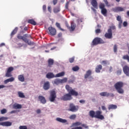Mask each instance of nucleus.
Wrapping results in <instances>:
<instances>
[{
	"mask_svg": "<svg viewBox=\"0 0 129 129\" xmlns=\"http://www.w3.org/2000/svg\"><path fill=\"white\" fill-rule=\"evenodd\" d=\"M66 89L67 90L68 94H66L61 97V100L63 101H67L68 100H71L72 99V95L73 96H78V92L75 90L72 89V87H70L69 85L66 86Z\"/></svg>",
	"mask_w": 129,
	"mask_h": 129,
	"instance_id": "obj_1",
	"label": "nucleus"
},
{
	"mask_svg": "<svg viewBox=\"0 0 129 129\" xmlns=\"http://www.w3.org/2000/svg\"><path fill=\"white\" fill-rule=\"evenodd\" d=\"M12 71H14V67H10L8 68V69H7V71L6 73L5 77H11V78L5 80L4 81V84H8V83H9V82H13V81H15V78L12 77H13V74H12Z\"/></svg>",
	"mask_w": 129,
	"mask_h": 129,
	"instance_id": "obj_2",
	"label": "nucleus"
},
{
	"mask_svg": "<svg viewBox=\"0 0 129 129\" xmlns=\"http://www.w3.org/2000/svg\"><path fill=\"white\" fill-rule=\"evenodd\" d=\"M89 115L92 118L95 117V118H98L101 120L104 119V116L102 115V112L101 111L98 110L95 112L93 110H91L89 111Z\"/></svg>",
	"mask_w": 129,
	"mask_h": 129,
	"instance_id": "obj_3",
	"label": "nucleus"
},
{
	"mask_svg": "<svg viewBox=\"0 0 129 129\" xmlns=\"http://www.w3.org/2000/svg\"><path fill=\"white\" fill-rule=\"evenodd\" d=\"M123 85L124 84L122 82H118L114 85L117 92L119 94H123L124 93V91L122 89Z\"/></svg>",
	"mask_w": 129,
	"mask_h": 129,
	"instance_id": "obj_4",
	"label": "nucleus"
},
{
	"mask_svg": "<svg viewBox=\"0 0 129 129\" xmlns=\"http://www.w3.org/2000/svg\"><path fill=\"white\" fill-rule=\"evenodd\" d=\"M105 43V42H104L102 38L96 37L93 40L91 43V46H97V45L104 44Z\"/></svg>",
	"mask_w": 129,
	"mask_h": 129,
	"instance_id": "obj_5",
	"label": "nucleus"
},
{
	"mask_svg": "<svg viewBox=\"0 0 129 129\" xmlns=\"http://www.w3.org/2000/svg\"><path fill=\"white\" fill-rule=\"evenodd\" d=\"M99 9L101 10L102 15L106 17L107 15V10L105 8V5L104 3H100L99 5Z\"/></svg>",
	"mask_w": 129,
	"mask_h": 129,
	"instance_id": "obj_6",
	"label": "nucleus"
},
{
	"mask_svg": "<svg viewBox=\"0 0 129 129\" xmlns=\"http://www.w3.org/2000/svg\"><path fill=\"white\" fill-rule=\"evenodd\" d=\"M17 38L19 40H23L25 43H27L28 45H35V43L32 42L30 40H28L27 38L25 37V36H22V35L21 34H18L17 35Z\"/></svg>",
	"mask_w": 129,
	"mask_h": 129,
	"instance_id": "obj_7",
	"label": "nucleus"
},
{
	"mask_svg": "<svg viewBox=\"0 0 129 129\" xmlns=\"http://www.w3.org/2000/svg\"><path fill=\"white\" fill-rule=\"evenodd\" d=\"M57 96L56 95V92L54 90H52L50 92V96H49V101L51 102H54L55 100L56 99V97Z\"/></svg>",
	"mask_w": 129,
	"mask_h": 129,
	"instance_id": "obj_8",
	"label": "nucleus"
},
{
	"mask_svg": "<svg viewBox=\"0 0 129 129\" xmlns=\"http://www.w3.org/2000/svg\"><path fill=\"white\" fill-rule=\"evenodd\" d=\"M66 26L70 32H73V31L75 30V28H76V24H75L74 22L71 23V27L69 26L68 23H66Z\"/></svg>",
	"mask_w": 129,
	"mask_h": 129,
	"instance_id": "obj_9",
	"label": "nucleus"
},
{
	"mask_svg": "<svg viewBox=\"0 0 129 129\" xmlns=\"http://www.w3.org/2000/svg\"><path fill=\"white\" fill-rule=\"evenodd\" d=\"M79 106L74 105V104L71 103L70 104V109H69V111H72V112H75L78 110Z\"/></svg>",
	"mask_w": 129,
	"mask_h": 129,
	"instance_id": "obj_10",
	"label": "nucleus"
},
{
	"mask_svg": "<svg viewBox=\"0 0 129 129\" xmlns=\"http://www.w3.org/2000/svg\"><path fill=\"white\" fill-rule=\"evenodd\" d=\"M48 30L49 31L48 34L49 35H50V36H55V35H56V33H57L56 29L52 26L48 27Z\"/></svg>",
	"mask_w": 129,
	"mask_h": 129,
	"instance_id": "obj_11",
	"label": "nucleus"
},
{
	"mask_svg": "<svg viewBox=\"0 0 129 129\" xmlns=\"http://www.w3.org/2000/svg\"><path fill=\"white\" fill-rule=\"evenodd\" d=\"M104 37L106 39H112V31L110 29H108L107 32L104 35Z\"/></svg>",
	"mask_w": 129,
	"mask_h": 129,
	"instance_id": "obj_12",
	"label": "nucleus"
},
{
	"mask_svg": "<svg viewBox=\"0 0 129 129\" xmlns=\"http://www.w3.org/2000/svg\"><path fill=\"white\" fill-rule=\"evenodd\" d=\"M125 10L124 8L117 7L112 9V11L114 13H118V12H123Z\"/></svg>",
	"mask_w": 129,
	"mask_h": 129,
	"instance_id": "obj_13",
	"label": "nucleus"
},
{
	"mask_svg": "<svg viewBox=\"0 0 129 129\" xmlns=\"http://www.w3.org/2000/svg\"><path fill=\"white\" fill-rule=\"evenodd\" d=\"M123 72L126 76L129 77V67L128 66H124L123 67Z\"/></svg>",
	"mask_w": 129,
	"mask_h": 129,
	"instance_id": "obj_14",
	"label": "nucleus"
},
{
	"mask_svg": "<svg viewBox=\"0 0 129 129\" xmlns=\"http://www.w3.org/2000/svg\"><path fill=\"white\" fill-rule=\"evenodd\" d=\"M43 88L44 90L50 89V82L49 81L45 82L43 84Z\"/></svg>",
	"mask_w": 129,
	"mask_h": 129,
	"instance_id": "obj_15",
	"label": "nucleus"
},
{
	"mask_svg": "<svg viewBox=\"0 0 129 129\" xmlns=\"http://www.w3.org/2000/svg\"><path fill=\"white\" fill-rule=\"evenodd\" d=\"M38 99L39 101H40L41 103H42V104H46V102H47V100H46L45 97L43 96H39Z\"/></svg>",
	"mask_w": 129,
	"mask_h": 129,
	"instance_id": "obj_16",
	"label": "nucleus"
},
{
	"mask_svg": "<svg viewBox=\"0 0 129 129\" xmlns=\"http://www.w3.org/2000/svg\"><path fill=\"white\" fill-rule=\"evenodd\" d=\"M91 4L94 9H98V4L96 0H92Z\"/></svg>",
	"mask_w": 129,
	"mask_h": 129,
	"instance_id": "obj_17",
	"label": "nucleus"
},
{
	"mask_svg": "<svg viewBox=\"0 0 129 129\" xmlns=\"http://www.w3.org/2000/svg\"><path fill=\"white\" fill-rule=\"evenodd\" d=\"M0 125H3V126H11V125H12V122L10 121L2 122H0Z\"/></svg>",
	"mask_w": 129,
	"mask_h": 129,
	"instance_id": "obj_18",
	"label": "nucleus"
},
{
	"mask_svg": "<svg viewBox=\"0 0 129 129\" xmlns=\"http://www.w3.org/2000/svg\"><path fill=\"white\" fill-rule=\"evenodd\" d=\"M91 74H92V72L91 71V70H88L84 76L85 79H87V78H88L89 76H91Z\"/></svg>",
	"mask_w": 129,
	"mask_h": 129,
	"instance_id": "obj_19",
	"label": "nucleus"
},
{
	"mask_svg": "<svg viewBox=\"0 0 129 129\" xmlns=\"http://www.w3.org/2000/svg\"><path fill=\"white\" fill-rule=\"evenodd\" d=\"M56 121H58V122H61V123H66V122H67V120L60 117L56 118Z\"/></svg>",
	"mask_w": 129,
	"mask_h": 129,
	"instance_id": "obj_20",
	"label": "nucleus"
},
{
	"mask_svg": "<svg viewBox=\"0 0 129 129\" xmlns=\"http://www.w3.org/2000/svg\"><path fill=\"white\" fill-rule=\"evenodd\" d=\"M102 66H101V64H99L95 68V72H96V73H100V71L102 70Z\"/></svg>",
	"mask_w": 129,
	"mask_h": 129,
	"instance_id": "obj_21",
	"label": "nucleus"
},
{
	"mask_svg": "<svg viewBox=\"0 0 129 129\" xmlns=\"http://www.w3.org/2000/svg\"><path fill=\"white\" fill-rule=\"evenodd\" d=\"M54 64V59L49 58L48 60V67H52Z\"/></svg>",
	"mask_w": 129,
	"mask_h": 129,
	"instance_id": "obj_22",
	"label": "nucleus"
},
{
	"mask_svg": "<svg viewBox=\"0 0 129 129\" xmlns=\"http://www.w3.org/2000/svg\"><path fill=\"white\" fill-rule=\"evenodd\" d=\"M46 78L48 79H51V78H54L55 76L53 74V73H48L46 74Z\"/></svg>",
	"mask_w": 129,
	"mask_h": 129,
	"instance_id": "obj_23",
	"label": "nucleus"
},
{
	"mask_svg": "<svg viewBox=\"0 0 129 129\" xmlns=\"http://www.w3.org/2000/svg\"><path fill=\"white\" fill-rule=\"evenodd\" d=\"M117 108V106L116 105L111 104L108 105V109L110 110L111 109H116Z\"/></svg>",
	"mask_w": 129,
	"mask_h": 129,
	"instance_id": "obj_24",
	"label": "nucleus"
},
{
	"mask_svg": "<svg viewBox=\"0 0 129 129\" xmlns=\"http://www.w3.org/2000/svg\"><path fill=\"white\" fill-rule=\"evenodd\" d=\"M99 94L101 96H106V97H108V96H109V93H108L107 92H101Z\"/></svg>",
	"mask_w": 129,
	"mask_h": 129,
	"instance_id": "obj_25",
	"label": "nucleus"
},
{
	"mask_svg": "<svg viewBox=\"0 0 129 129\" xmlns=\"http://www.w3.org/2000/svg\"><path fill=\"white\" fill-rule=\"evenodd\" d=\"M28 24H31V25H33V26H36L37 25V23L34 19H29L28 20Z\"/></svg>",
	"mask_w": 129,
	"mask_h": 129,
	"instance_id": "obj_26",
	"label": "nucleus"
},
{
	"mask_svg": "<svg viewBox=\"0 0 129 129\" xmlns=\"http://www.w3.org/2000/svg\"><path fill=\"white\" fill-rule=\"evenodd\" d=\"M18 30H19V28L18 27H16L13 31L11 32V37H14L15 35H16V33L18 32Z\"/></svg>",
	"mask_w": 129,
	"mask_h": 129,
	"instance_id": "obj_27",
	"label": "nucleus"
},
{
	"mask_svg": "<svg viewBox=\"0 0 129 129\" xmlns=\"http://www.w3.org/2000/svg\"><path fill=\"white\" fill-rule=\"evenodd\" d=\"M53 84H55V85H58V84H60L61 83L60 79H56L53 81H52Z\"/></svg>",
	"mask_w": 129,
	"mask_h": 129,
	"instance_id": "obj_28",
	"label": "nucleus"
},
{
	"mask_svg": "<svg viewBox=\"0 0 129 129\" xmlns=\"http://www.w3.org/2000/svg\"><path fill=\"white\" fill-rule=\"evenodd\" d=\"M18 80H19V81H21V82H24V81H25V77H24V75H19Z\"/></svg>",
	"mask_w": 129,
	"mask_h": 129,
	"instance_id": "obj_29",
	"label": "nucleus"
},
{
	"mask_svg": "<svg viewBox=\"0 0 129 129\" xmlns=\"http://www.w3.org/2000/svg\"><path fill=\"white\" fill-rule=\"evenodd\" d=\"M65 75V72H62L59 73L55 75V77H61L62 76H64Z\"/></svg>",
	"mask_w": 129,
	"mask_h": 129,
	"instance_id": "obj_30",
	"label": "nucleus"
},
{
	"mask_svg": "<svg viewBox=\"0 0 129 129\" xmlns=\"http://www.w3.org/2000/svg\"><path fill=\"white\" fill-rule=\"evenodd\" d=\"M55 26L57 27V28H58V29H59V30H60V31H62V32H64L65 31V30H64L63 29H62L61 28V26L60 25V23L56 22L55 24Z\"/></svg>",
	"mask_w": 129,
	"mask_h": 129,
	"instance_id": "obj_31",
	"label": "nucleus"
},
{
	"mask_svg": "<svg viewBox=\"0 0 129 129\" xmlns=\"http://www.w3.org/2000/svg\"><path fill=\"white\" fill-rule=\"evenodd\" d=\"M79 69H80V68H79V67H78V66H76L72 68L73 71H74L75 72L78 71Z\"/></svg>",
	"mask_w": 129,
	"mask_h": 129,
	"instance_id": "obj_32",
	"label": "nucleus"
},
{
	"mask_svg": "<svg viewBox=\"0 0 129 129\" xmlns=\"http://www.w3.org/2000/svg\"><path fill=\"white\" fill-rule=\"evenodd\" d=\"M18 95L20 98H25V95H24V93L21 92H18Z\"/></svg>",
	"mask_w": 129,
	"mask_h": 129,
	"instance_id": "obj_33",
	"label": "nucleus"
},
{
	"mask_svg": "<svg viewBox=\"0 0 129 129\" xmlns=\"http://www.w3.org/2000/svg\"><path fill=\"white\" fill-rule=\"evenodd\" d=\"M14 108H15V109H20V108H22V105L17 104L14 105Z\"/></svg>",
	"mask_w": 129,
	"mask_h": 129,
	"instance_id": "obj_34",
	"label": "nucleus"
},
{
	"mask_svg": "<svg viewBox=\"0 0 129 129\" xmlns=\"http://www.w3.org/2000/svg\"><path fill=\"white\" fill-rule=\"evenodd\" d=\"M60 7H55L53 9V12H54V13H59V12H60Z\"/></svg>",
	"mask_w": 129,
	"mask_h": 129,
	"instance_id": "obj_35",
	"label": "nucleus"
},
{
	"mask_svg": "<svg viewBox=\"0 0 129 129\" xmlns=\"http://www.w3.org/2000/svg\"><path fill=\"white\" fill-rule=\"evenodd\" d=\"M122 59H123L124 60H127L128 62H129L128 55L126 54V55H123L122 57Z\"/></svg>",
	"mask_w": 129,
	"mask_h": 129,
	"instance_id": "obj_36",
	"label": "nucleus"
},
{
	"mask_svg": "<svg viewBox=\"0 0 129 129\" xmlns=\"http://www.w3.org/2000/svg\"><path fill=\"white\" fill-rule=\"evenodd\" d=\"M82 124V123L79 122V121H77L75 123H74V125H75V126H79V125H81V124Z\"/></svg>",
	"mask_w": 129,
	"mask_h": 129,
	"instance_id": "obj_37",
	"label": "nucleus"
},
{
	"mask_svg": "<svg viewBox=\"0 0 129 129\" xmlns=\"http://www.w3.org/2000/svg\"><path fill=\"white\" fill-rule=\"evenodd\" d=\"M60 83H65L67 82V78H64L62 79H60Z\"/></svg>",
	"mask_w": 129,
	"mask_h": 129,
	"instance_id": "obj_38",
	"label": "nucleus"
},
{
	"mask_svg": "<svg viewBox=\"0 0 129 129\" xmlns=\"http://www.w3.org/2000/svg\"><path fill=\"white\" fill-rule=\"evenodd\" d=\"M108 30H110L111 31H112V30L115 31L116 30L115 26L114 25H112L111 26H109V29H108Z\"/></svg>",
	"mask_w": 129,
	"mask_h": 129,
	"instance_id": "obj_39",
	"label": "nucleus"
},
{
	"mask_svg": "<svg viewBox=\"0 0 129 129\" xmlns=\"http://www.w3.org/2000/svg\"><path fill=\"white\" fill-rule=\"evenodd\" d=\"M69 118L70 119H75L76 118V115L72 114L70 116Z\"/></svg>",
	"mask_w": 129,
	"mask_h": 129,
	"instance_id": "obj_40",
	"label": "nucleus"
},
{
	"mask_svg": "<svg viewBox=\"0 0 129 129\" xmlns=\"http://www.w3.org/2000/svg\"><path fill=\"white\" fill-rule=\"evenodd\" d=\"M113 51L114 53H116L117 52V45L116 44H115L113 47Z\"/></svg>",
	"mask_w": 129,
	"mask_h": 129,
	"instance_id": "obj_41",
	"label": "nucleus"
},
{
	"mask_svg": "<svg viewBox=\"0 0 129 129\" xmlns=\"http://www.w3.org/2000/svg\"><path fill=\"white\" fill-rule=\"evenodd\" d=\"M116 20H117V21H118V22H122V20H121V17H120V16H117V17H116Z\"/></svg>",
	"mask_w": 129,
	"mask_h": 129,
	"instance_id": "obj_42",
	"label": "nucleus"
},
{
	"mask_svg": "<svg viewBox=\"0 0 129 129\" xmlns=\"http://www.w3.org/2000/svg\"><path fill=\"white\" fill-rule=\"evenodd\" d=\"M7 109H3L1 110V112L2 114H5V113H7Z\"/></svg>",
	"mask_w": 129,
	"mask_h": 129,
	"instance_id": "obj_43",
	"label": "nucleus"
},
{
	"mask_svg": "<svg viewBox=\"0 0 129 129\" xmlns=\"http://www.w3.org/2000/svg\"><path fill=\"white\" fill-rule=\"evenodd\" d=\"M7 119H8V118L6 117H0V121H4V120H7Z\"/></svg>",
	"mask_w": 129,
	"mask_h": 129,
	"instance_id": "obj_44",
	"label": "nucleus"
},
{
	"mask_svg": "<svg viewBox=\"0 0 129 129\" xmlns=\"http://www.w3.org/2000/svg\"><path fill=\"white\" fill-rule=\"evenodd\" d=\"M19 129H28V127L26 125L20 126Z\"/></svg>",
	"mask_w": 129,
	"mask_h": 129,
	"instance_id": "obj_45",
	"label": "nucleus"
},
{
	"mask_svg": "<svg viewBox=\"0 0 129 129\" xmlns=\"http://www.w3.org/2000/svg\"><path fill=\"white\" fill-rule=\"evenodd\" d=\"M121 72H122L121 69L118 70V71H117V75H120L121 74Z\"/></svg>",
	"mask_w": 129,
	"mask_h": 129,
	"instance_id": "obj_46",
	"label": "nucleus"
},
{
	"mask_svg": "<svg viewBox=\"0 0 129 129\" xmlns=\"http://www.w3.org/2000/svg\"><path fill=\"white\" fill-rule=\"evenodd\" d=\"M74 57L69 58V61L70 63H73L74 62Z\"/></svg>",
	"mask_w": 129,
	"mask_h": 129,
	"instance_id": "obj_47",
	"label": "nucleus"
},
{
	"mask_svg": "<svg viewBox=\"0 0 129 129\" xmlns=\"http://www.w3.org/2000/svg\"><path fill=\"white\" fill-rule=\"evenodd\" d=\"M69 7V2H67L65 5L66 9L68 10Z\"/></svg>",
	"mask_w": 129,
	"mask_h": 129,
	"instance_id": "obj_48",
	"label": "nucleus"
},
{
	"mask_svg": "<svg viewBox=\"0 0 129 129\" xmlns=\"http://www.w3.org/2000/svg\"><path fill=\"white\" fill-rule=\"evenodd\" d=\"M24 36V37H26V38H31L32 39V36L28 35V34H25Z\"/></svg>",
	"mask_w": 129,
	"mask_h": 129,
	"instance_id": "obj_49",
	"label": "nucleus"
},
{
	"mask_svg": "<svg viewBox=\"0 0 129 129\" xmlns=\"http://www.w3.org/2000/svg\"><path fill=\"white\" fill-rule=\"evenodd\" d=\"M81 126L85 128H88V126H87V125H86V124H82Z\"/></svg>",
	"mask_w": 129,
	"mask_h": 129,
	"instance_id": "obj_50",
	"label": "nucleus"
},
{
	"mask_svg": "<svg viewBox=\"0 0 129 129\" xmlns=\"http://www.w3.org/2000/svg\"><path fill=\"white\" fill-rule=\"evenodd\" d=\"M95 32L96 34H99V33H101V30H100L99 29H98L96 30Z\"/></svg>",
	"mask_w": 129,
	"mask_h": 129,
	"instance_id": "obj_51",
	"label": "nucleus"
},
{
	"mask_svg": "<svg viewBox=\"0 0 129 129\" xmlns=\"http://www.w3.org/2000/svg\"><path fill=\"white\" fill-rule=\"evenodd\" d=\"M48 12H49V13L52 12V8H51V6L48 7Z\"/></svg>",
	"mask_w": 129,
	"mask_h": 129,
	"instance_id": "obj_52",
	"label": "nucleus"
},
{
	"mask_svg": "<svg viewBox=\"0 0 129 129\" xmlns=\"http://www.w3.org/2000/svg\"><path fill=\"white\" fill-rule=\"evenodd\" d=\"M123 27H126V26H127V22L126 21H124L123 23Z\"/></svg>",
	"mask_w": 129,
	"mask_h": 129,
	"instance_id": "obj_53",
	"label": "nucleus"
},
{
	"mask_svg": "<svg viewBox=\"0 0 129 129\" xmlns=\"http://www.w3.org/2000/svg\"><path fill=\"white\" fill-rule=\"evenodd\" d=\"M7 86L4 85H0V89H2L3 88H6Z\"/></svg>",
	"mask_w": 129,
	"mask_h": 129,
	"instance_id": "obj_54",
	"label": "nucleus"
},
{
	"mask_svg": "<svg viewBox=\"0 0 129 129\" xmlns=\"http://www.w3.org/2000/svg\"><path fill=\"white\" fill-rule=\"evenodd\" d=\"M57 1L58 0H53V4L54 6L57 4V3H58Z\"/></svg>",
	"mask_w": 129,
	"mask_h": 129,
	"instance_id": "obj_55",
	"label": "nucleus"
},
{
	"mask_svg": "<svg viewBox=\"0 0 129 129\" xmlns=\"http://www.w3.org/2000/svg\"><path fill=\"white\" fill-rule=\"evenodd\" d=\"M103 2L106 6H108V1L107 0H103Z\"/></svg>",
	"mask_w": 129,
	"mask_h": 129,
	"instance_id": "obj_56",
	"label": "nucleus"
},
{
	"mask_svg": "<svg viewBox=\"0 0 129 129\" xmlns=\"http://www.w3.org/2000/svg\"><path fill=\"white\" fill-rule=\"evenodd\" d=\"M36 113L38 114H39V113H41V110L40 109H38L36 110Z\"/></svg>",
	"mask_w": 129,
	"mask_h": 129,
	"instance_id": "obj_57",
	"label": "nucleus"
},
{
	"mask_svg": "<svg viewBox=\"0 0 129 129\" xmlns=\"http://www.w3.org/2000/svg\"><path fill=\"white\" fill-rule=\"evenodd\" d=\"M79 102L80 103H85V100H81L79 101Z\"/></svg>",
	"mask_w": 129,
	"mask_h": 129,
	"instance_id": "obj_58",
	"label": "nucleus"
},
{
	"mask_svg": "<svg viewBox=\"0 0 129 129\" xmlns=\"http://www.w3.org/2000/svg\"><path fill=\"white\" fill-rule=\"evenodd\" d=\"M121 24H122V22H119L118 27H119V29H120L121 28Z\"/></svg>",
	"mask_w": 129,
	"mask_h": 129,
	"instance_id": "obj_59",
	"label": "nucleus"
},
{
	"mask_svg": "<svg viewBox=\"0 0 129 129\" xmlns=\"http://www.w3.org/2000/svg\"><path fill=\"white\" fill-rule=\"evenodd\" d=\"M46 5H43V10L44 12H46Z\"/></svg>",
	"mask_w": 129,
	"mask_h": 129,
	"instance_id": "obj_60",
	"label": "nucleus"
},
{
	"mask_svg": "<svg viewBox=\"0 0 129 129\" xmlns=\"http://www.w3.org/2000/svg\"><path fill=\"white\" fill-rule=\"evenodd\" d=\"M101 108L102 110H106V107H105V106H102Z\"/></svg>",
	"mask_w": 129,
	"mask_h": 129,
	"instance_id": "obj_61",
	"label": "nucleus"
},
{
	"mask_svg": "<svg viewBox=\"0 0 129 129\" xmlns=\"http://www.w3.org/2000/svg\"><path fill=\"white\" fill-rule=\"evenodd\" d=\"M102 63H103V64H107V60H103L102 61Z\"/></svg>",
	"mask_w": 129,
	"mask_h": 129,
	"instance_id": "obj_62",
	"label": "nucleus"
},
{
	"mask_svg": "<svg viewBox=\"0 0 129 129\" xmlns=\"http://www.w3.org/2000/svg\"><path fill=\"white\" fill-rule=\"evenodd\" d=\"M57 36L58 38H61V37H62V33H58Z\"/></svg>",
	"mask_w": 129,
	"mask_h": 129,
	"instance_id": "obj_63",
	"label": "nucleus"
},
{
	"mask_svg": "<svg viewBox=\"0 0 129 129\" xmlns=\"http://www.w3.org/2000/svg\"><path fill=\"white\" fill-rule=\"evenodd\" d=\"M110 96L111 97H114V94L113 93H109V96Z\"/></svg>",
	"mask_w": 129,
	"mask_h": 129,
	"instance_id": "obj_64",
	"label": "nucleus"
}]
</instances>
